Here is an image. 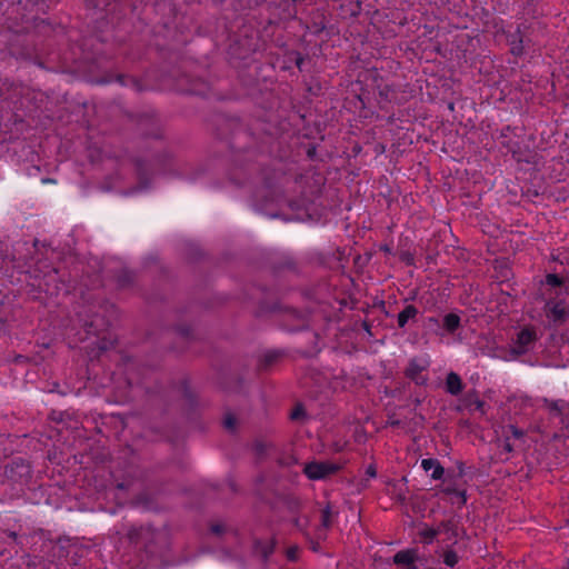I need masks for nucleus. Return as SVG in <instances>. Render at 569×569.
Wrapping results in <instances>:
<instances>
[{
    "instance_id": "nucleus-1",
    "label": "nucleus",
    "mask_w": 569,
    "mask_h": 569,
    "mask_svg": "<svg viewBox=\"0 0 569 569\" xmlns=\"http://www.w3.org/2000/svg\"><path fill=\"white\" fill-rule=\"evenodd\" d=\"M420 535L423 542L426 543L431 542L433 539H437L443 543H453L456 542L458 531L451 522H448L437 529L425 528L421 530Z\"/></svg>"
},
{
    "instance_id": "nucleus-4",
    "label": "nucleus",
    "mask_w": 569,
    "mask_h": 569,
    "mask_svg": "<svg viewBox=\"0 0 569 569\" xmlns=\"http://www.w3.org/2000/svg\"><path fill=\"white\" fill-rule=\"evenodd\" d=\"M568 315V307L563 301L552 302L549 301L547 303V317L557 322L562 321Z\"/></svg>"
},
{
    "instance_id": "nucleus-8",
    "label": "nucleus",
    "mask_w": 569,
    "mask_h": 569,
    "mask_svg": "<svg viewBox=\"0 0 569 569\" xmlns=\"http://www.w3.org/2000/svg\"><path fill=\"white\" fill-rule=\"evenodd\" d=\"M443 492H445L446 495L452 496V498H451L452 503H457V505H459V506H461V505H465V503H466V500H467V499H466V493H465V491H462V490H457V489H453V488H451V487L447 486V487L443 489Z\"/></svg>"
},
{
    "instance_id": "nucleus-5",
    "label": "nucleus",
    "mask_w": 569,
    "mask_h": 569,
    "mask_svg": "<svg viewBox=\"0 0 569 569\" xmlns=\"http://www.w3.org/2000/svg\"><path fill=\"white\" fill-rule=\"evenodd\" d=\"M417 559V553L413 550L399 551L393 558L395 563L400 565L406 569H416Z\"/></svg>"
},
{
    "instance_id": "nucleus-15",
    "label": "nucleus",
    "mask_w": 569,
    "mask_h": 569,
    "mask_svg": "<svg viewBox=\"0 0 569 569\" xmlns=\"http://www.w3.org/2000/svg\"><path fill=\"white\" fill-rule=\"evenodd\" d=\"M234 422H236V421H234V418H233V417H231V416H227V417L224 418V426H226V428H228V429H232V428H233V426H234Z\"/></svg>"
},
{
    "instance_id": "nucleus-9",
    "label": "nucleus",
    "mask_w": 569,
    "mask_h": 569,
    "mask_svg": "<svg viewBox=\"0 0 569 569\" xmlns=\"http://www.w3.org/2000/svg\"><path fill=\"white\" fill-rule=\"evenodd\" d=\"M417 315V309L412 306L406 307L398 316V323L403 327L410 319Z\"/></svg>"
},
{
    "instance_id": "nucleus-11",
    "label": "nucleus",
    "mask_w": 569,
    "mask_h": 569,
    "mask_svg": "<svg viewBox=\"0 0 569 569\" xmlns=\"http://www.w3.org/2000/svg\"><path fill=\"white\" fill-rule=\"evenodd\" d=\"M273 550V543L272 542H263L257 545V552H259L262 557H267L270 555Z\"/></svg>"
},
{
    "instance_id": "nucleus-3",
    "label": "nucleus",
    "mask_w": 569,
    "mask_h": 569,
    "mask_svg": "<svg viewBox=\"0 0 569 569\" xmlns=\"http://www.w3.org/2000/svg\"><path fill=\"white\" fill-rule=\"evenodd\" d=\"M537 335L533 329L525 328L520 330L512 346V351L516 355H522L531 350L535 345Z\"/></svg>"
},
{
    "instance_id": "nucleus-13",
    "label": "nucleus",
    "mask_w": 569,
    "mask_h": 569,
    "mask_svg": "<svg viewBox=\"0 0 569 569\" xmlns=\"http://www.w3.org/2000/svg\"><path fill=\"white\" fill-rule=\"evenodd\" d=\"M443 562L449 567H453L458 562V556L453 551H446Z\"/></svg>"
},
{
    "instance_id": "nucleus-14",
    "label": "nucleus",
    "mask_w": 569,
    "mask_h": 569,
    "mask_svg": "<svg viewBox=\"0 0 569 569\" xmlns=\"http://www.w3.org/2000/svg\"><path fill=\"white\" fill-rule=\"evenodd\" d=\"M565 408L566 403L563 401H557L552 403L551 410L561 413Z\"/></svg>"
},
{
    "instance_id": "nucleus-12",
    "label": "nucleus",
    "mask_w": 569,
    "mask_h": 569,
    "mask_svg": "<svg viewBox=\"0 0 569 569\" xmlns=\"http://www.w3.org/2000/svg\"><path fill=\"white\" fill-rule=\"evenodd\" d=\"M546 284L551 289L562 290L561 280L556 274H548L546 278Z\"/></svg>"
},
{
    "instance_id": "nucleus-16",
    "label": "nucleus",
    "mask_w": 569,
    "mask_h": 569,
    "mask_svg": "<svg viewBox=\"0 0 569 569\" xmlns=\"http://www.w3.org/2000/svg\"><path fill=\"white\" fill-rule=\"evenodd\" d=\"M368 473H369L370 477H375L376 476V471H375V469L372 467L368 468Z\"/></svg>"
},
{
    "instance_id": "nucleus-10",
    "label": "nucleus",
    "mask_w": 569,
    "mask_h": 569,
    "mask_svg": "<svg viewBox=\"0 0 569 569\" xmlns=\"http://www.w3.org/2000/svg\"><path fill=\"white\" fill-rule=\"evenodd\" d=\"M460 319L457 315H447L443 319V326L449 332H453L459 327Z\"/></svg>"
},
{
    "instance_id": "nucleus-7",
    "label": "nucleus",
    "mask_w": 569,
    "mask_h": 569,
    "mask_svg": "<svg viewBox=\"0 0 569 569\" xmlns=\"http://www.w3.org/2000/svg\"><path fill=\"white\" fill-rule=\"evenodd\" d=\"M447 390L452 393L457 395L461 391V380L458 375L451 372L447 377Z\"/></svg>"
},
{
    "instance_id": "nucleus-17",
    "label": "nucleus",
    "mask_w": 569,
    "mask_h": 569,
    "mask_svg": "<svg viewBox=\"0 0 569 569\" xmlns=\"http://www.w3.org/2000/svg\"><path fill=\"white\" fill-rule=\"evenodd\" d=\"M300 415V409H297L292 412V418H298Z\"/></svg>"
},
{
    "instance_id": "nucleus-2",
    "label": "nucleus",
    "mask_w": 569,
    "mask_h": 569,
    "mask_svg": "<svg viewBox=\"0 0 569 569\" xmlns=\"http://www.w3.org/2000/svg\"><path fill=\"white\" fill-rule=\"evenodd\" d=\"M338 470L339 465L331 461H311L303 467V472L310 480L326 479Z\"/></svg>"
},
{
    "instance_id": "nucleus-6",
    "label": "nucleus",
    "mask_w": 569,
    "mask_h": 569,
    "mask_svg": "<svg viewBox=\"0 0 569 569\" xmlns=\"http://www.w3.org/2000/svg\"><path fill=\"white\" fill-rule=\"evenodd\" d=\"M421 467L426 472H429L431 478L438 480L443 476V468L437 459H423Z\"/></svg>"
}]
</instances>
